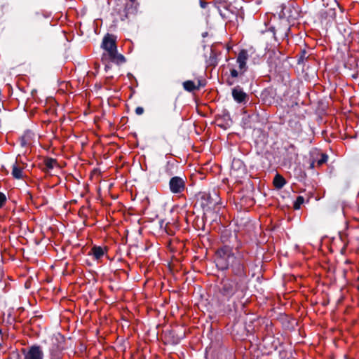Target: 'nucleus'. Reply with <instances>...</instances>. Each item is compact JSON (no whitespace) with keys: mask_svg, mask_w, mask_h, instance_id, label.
<instances>
[{"mask_svg":"<svg viewBox=\"0 0 359 359\" xmlns=\"http://www.w3.org/2000/svg\"><path fill=\"white\" fill-rule=\"evenodd\" d=\"M241 245L235 247V252L233 248L225 245L219 248L215 253V263L220 270L231 269L233 276L236 278H246V265L248 262V253L246 251H241Z\"/></svg>","mask_w":359,"mask_h":359,"instance_id":"1","label":"nucleus"},{"mask_svg":"<svg viewBox=\"0 0 359 359\" xmlns=\"http://www.w3.org/2000/svg\"><path fill=\"white\" fill-rule=\"evenodd\" d=\"M101 48L103 49L101 60L105 64V71L111 68L110 62L117 65L126 62L125 57L118 52L116 36L107 34L102 39Z\"/></svg>","mask_w":359,"mask_h":359,"instance_id":"2","label":"nucleus"},{"mask_svg":"<svg viewBox=\"0 0 359 359\" xmlns=\"http://www.w3.org/2000/svg\"><path fill=\"white\" fill-rule=\"evenodd\" d=\"M247 290L245 278H226L222 281L219 292L227 299L234 297L238 300L245 297Z\"/></svg>","mask_w":359,"mask_h":359,"instance_id":"3","label":"nucleus"},{"mask_svg":"<svg viewBox=\"0 0 359 359\" xmlns=\"http://www.w3.org/2000/svg\"><path fill=\"white\" fill-rule=\"evenodd\" d=\"M248 59V54L247 50H242L239 52L237 58L236 63L238 66V69L234 68L231 69L230 74L232 78H237L243 76L248 69L247 60Z\"/></svg>","mask_w":359,"mask_h":359,"instance_id":"4","label":"nucleus"},{"mask_svg":"<svg viewBox=\"0 0 359 359\" xmlns=\"http://www.w3.org/2000/svg\"><path fill=\"white\" fill-rule=\"evenodd\" d=\"M219 201L217 192L213 191L212 194L204 192L201 196V205L203 209H212L218 204Z\"/></svg>","mask_w":359,"mask_h":359,"instance_id":"5","label":"nucleus"},{"mask_svg":"<svg viewBox=\"0 0 359 359\" xmlns=\"http://www.w3.org/2000/svg\"><path fill=\"white\" fill-rule=\"evenodd\" d=\"M24 359H43V351L40 346L33 345L27 348H22Z\"/></svg>","mask_w":359,"mask_h":359,"instance_id":"6","label":"nucleus"},{"mask_svg":"<svg viewBox=\"0 0 359 359\" xmlns=\"http://www.w3.org/2000/svg\"><path fill=\"white\" fill-rule=\"evenodd\" d=\"M169 187L172 194H180L185 188L184 180L180 177H173L170 180Z\"/></svg>","mask_w":359,"mask_h":359,"instance_id":"7","label":"nucleus"},{"mask_svg":"<svg viewBox=\"0 0 359 359\" xmlns=\"http://www.w3.org/2000/svg\"><path fill=\"white\" fill-rule=\"evenodd\" d=\"M337 7H339L337 1H334L331 4V6L330 8L323 9L320 11L321 18L328 21L333 20L336 17V8Z\"/></svg>","mask_w":359,"mask_h":359,"instance_id":"8","label":"nucleus"},{"mask_svg":"<svg viewBox=\"0 0 359 359\" xmlns=\"http://www.w3.org/2000/svg\"><path fill=\"white\" fill-rule=\"evenodd\" d=\"M232 97L238 103H246L248 102L247 93H245L239 86L232 89Z\"/></svg>","mask_w":359,"mask_h":359,"instance_id":"9","label":"nucleus"},{"mask_svg":"<svg viewBox=\"0 0 359 359\" xmlns=\"http://www.w3.org/2000/svg\"><path fill=\"white\" fill-rule=\"evenodd\" d=\"M217 9L222 18L230 21L232 20V17L233 14L232 11H230L227 7V4L226 2L219 3V5L217 6Z\"/></svg>","mask_w":359,"mask_h":359,"instance_id":"10","label":"nucleus"},{"mask_svg":"<svg viewBox=\"0 0 359 359\" xmlns=\"http://www.w3.org/2000/svg\"><path fill=\"white\" fill-rule=\"evenodd\" d=\"M282 13L284 16L291 20H296L299 17L298 8H294L293 11H291L290 7L284 6Z\"/></svg>","mask_w":359,"mask_h":359,"instance_id":"11","label":"nucleus"},{"mask_svg":"<svg viewBox=\"0 0 359 359\" xmlns=\"http://www.w3.org/2000/svg\"><path fill=\"white\" fill-rule=\"evenodd\" d=\"M107 252V249L104 248H102L100 246H93L90 250V252H88L89 255H93L94 259L96 260L100 259L103 255Z\"/></svg>","mask_w":359,"mask_h":359,"instance_id":"12","label":"nucleus"},{"mask_svg":"<svg viewBox=\"0 0 359 359\" xmlns=\"http://www.w3.org/2000/svg\"><path fill=\"white\" fill-rule=\"evenodd\" d=\"M11 174L15 179H21L22 177V168L18 165V161L12 165Z\"/></svg>","mask_w":359,"mask_h":359,"instance_id":"13","label":"nucleus"},{"mask_svg":"<svg viewBox=\"0 0 359 359\" xmlns=\"http://www.w3.org/2000/svg\"><path fill=\"white\" fill-rule=\"evenodd\" d=\"M273 183L276 189H280L286 184V181L283 176L279 174H276L273 178Z\"/></svg>","mask_w":359,"mask_h":359,"instance_id":"14","label":"nucleus"},{"mask_svg":"<svg viewBox=\"0 0 359 359\" xmlns=\"http://www.w3.org/2000/svg\"><path fill=\"white\" fill-rule=\"evenodd\" d=\"M182 85L184 89L188 92H193L195 90H198V86H196V84L190 80L183 82Z\"/></svg>","mask_w":359,"mask_h":359,"instance_id":"15","label":"nucleus"},{"mask_svg":"<svg viewBox=\"0 0 359 359\" xmlns=\"http://www.w3.org/2000/svg\"><path fill=\"white\" fill-rule=\"evenodd\" d=\"M44 164L46 168L53 169L57 165V161L55 159L48 158L45 160Z\"/></svg>","mask_w":359,"mask_h":359,"instance_id":"16","label":"nucleus"},{"mask_svg":"<svg viewBox=\"0 0 359 359\" xmlns=\"http://www.w3.org/2000/svg\"><path fill=\"white\" fill-rule=\"evenodd\" d=\"M304 198L302 196H299L296 201L294 202L293 208L294 210H299L301 205L304 203Z\"/></svg>","mask_w":359,"mask_h":359,"instance_id":"17","label":"nucleus"},{"mask_svg":"<svg viewBox=\"0 0 359 359\" xmlns=\"http://www.w3.org/2000/svg\"><path fill=\"white\" fill-rule=\"evenodd\" d=\"M50 359H62L61 351L52 350L50 352Z\"/></svg>","mask_w":359,"mask_h":359,"instance_id":"18","label":"nucleus"},{"mask_svg":"<svg viewBox=\"0 0 359 359\" xmlns=\"http://www.w3.org/2000/svg\"><path fill=\"white\" fill-rule=\"evenodd\" d=\"M328 156L326 154H323L320 158L318 160L317 164L320 166L327 161Z\"/></svg>","mask_w":359,"mask_h":359,"instance_id":"19","label":"nucleus"},{"mask_svg":"<svg viewBox=\"0 0 359 359\" xmlns=\"http://www.w3.org/2000/svg\"><path fill=\"white\" fill-rule=\"evenodd\" d=\"M6 201V197L4 194L0 192V208L3 207L5 202Z\"/></svg>","mask_w":359,"mask_h":359,"instance_id":"20","label":"nucleus"},{"mask_svg":"<svg viewBox=\"0 0 359 359\" xmlns=\"http://www.w3.org/2000/svg\"><path fill=\"white\" fill-rule=\"evenodd\" d=\"M144 108L142 107H137L136 109H135V113L137 115H142L143 113H144Z\"/></svg>","mask_w":359,"mask_h":359,"instance_id":"21","label":"nucleus"},{"mask_svg":"<svg viewBox=\"0 0 359 359\" xmlns=\"http://www.w3.org/2000/svg\"><path fill=\"white\" fill-rule=\"evenodd\" d=\"M169 165H170V163L168 162V163L166 165L165 170L168 175H171L172 173L171 172H170V170H169Z\"/></svg>","mask_w":359,"mask_h":359,"instance_id":"22","label":"nucleus"},{"mask_svg":"<svg viewBox=\"0 0 359 359\" xmlns=\"http://www.w3.org/2000/svg\"><path fill=\"white\" fill-rule=\"evenodd\" d=\"M200 5H201V6L203 8H205V6H206V5H207V3H205V1H203L201 0V1H200Z\"/></svg>","mask_w":359,"mask_h":359,"instance_id":"23","label":"nucleus"},{"mask_svg":"<svg viewBox=\"0 0 359 359\" xmlns=\"http://www.w3.org/2000/svg\"><path fill=\"white\" fill-rule=\"evenodd\" d=\"M204 84L201 82V80H198V84L196 85V86H198V89L200 88L201 86H203Z\"/></svg>","mask_w":359,"mask_h":359,"instance_id":"24","label":"nucleus"},{"mask_svg":"<svg viewBox=\"0 0 359 359\" xmlns=\"http://www.w3.org/2000/svg\"><path fill=\"white\" fill-rule=\"evenodd\" d=\"M289 149H291L294 151L295 150V147H294V146L293 144H290Z\"/></svg>","mask_w":359,"mask_h":359,"instance_id":"25","label":"nucleus"},{"mask_svg":"<svg viewBox=\"0 0 359 359\" xmlns=\"http://www.w3.org/2000/svg\"><path fill=\"white\" fill-rule=\"evenodd\" d=\"M25 144H26V142H25V141L24 138H22V139L21 140V145H22V146H25Z\"/></svg>","mask_w":359,"mask_h":359,"instance_id":"26","label":"nucleus"},{"mask_svg":"<svg viewBox=\"0 0 359 359\" xmlns=\"http://www.w3.org/2000/svg\"><path fill=\"white\" fill-rule=\"evenodd\" d=\"M228 83L229 85H233V81H231L230 80H228Z\"/></svg>","mask_w":359,"mask_h":359,"instance_id":"27","label":"nucleus"},{"mask_svg":"<svg viewBox=\"0 0 359 359\" xmlns=\"http://www.w3.org/2000/svg\"><path fill=\"white\" fill-rule=\"evenodd\" d=\"M305 54H306V53H305V52H304V53H303V55H302V56H301V57H300V59H299V60L303 59V57H304Z\"/></svg>","mask_w":359,"mask_h":359,"instance_id":"28","label":"nucleus"},{"mask_svg":"<svg viewBox=\"0 0 359 359\" xmlns=\"http://www.w3.org/2000/svg\"><path fill=\"white\" fill-rule=\"evenodd\" d=\"M357 280L359 281V276L358 277ZM357 290L359 291V285L357 286Z\"/></svg>","mask_w":359,"mask_h":359,"instance_id":"29","label":"nucleus"},{"mask_svg":"<svg viewBox=\"0 0 359 359\" xmlns=\"http://www.w3.org/2000/svg\"><path fill=\"white\" fill-rule=\"evenodd\" d=\"M233 163L241 164V162L239 161H234Z\"/></svg>","mask_w":359,"mask_h":359,"instance_id":"30","label":"nucleus"},{"mask_svg":"<svg viewBox=\"0 0 359 359\" xmlns=\"http://www.w3.org/2000/svg\"><path fill=\"white\" fill-rule=\"evenodd\" d=\"M314 167V163L313 162L311 164V168H313Z\"/></svg>","mask_w":359,"mask_h":359,"instance_id":"31","label":"nucleus"}]
</instances>
